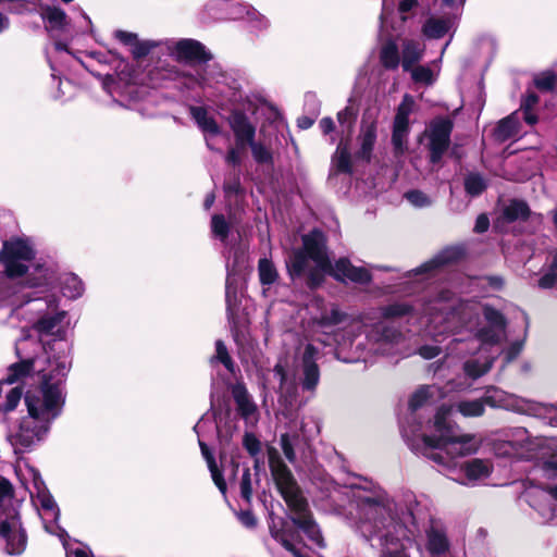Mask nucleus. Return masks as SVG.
Here are the masks:
<instances>
[{
	"label": "nucleus",
	"mask_w": 557,
	"mask_h": 557,
	"mask_svg": "<svg viewBox=\"0 0 557 557\" xmlns=\"http://www.w3.org/2000/svg\"><path fill=\"white\" fill-rule=\"evenodd\" d=\"M422 312L426 318L428 334L434 338L441 335H462L455 337L448 349L462 357L476 355L463 363V371L470 379H478L490 371L498 349H492L506 337L507 322L503 313L492 307L475 301H461L450 292L444 290L428 301Z\"/></svg>",
	"instance_id": "1"
},
{
	"label": "nucleus",
	"mask_w": 557,
	"mask_h": 557,
	"mask_svg": "<svg viewBox=\"0 0 557 557\" xmlns=\"http://www.w3.org/2000/svg\"><path fill=\"white\" fill-rule=\"evenodd\" d=\"M329 497L338 509L349 505L352 527L372 546L380 547V557H410L403 541H410L418 532L419 503L413 493L394 502L380 486L334 484Z\"/></svg>",
	"instance_id": "2"
},
{
	"label": "nucleus",
	"mask_w": 557,
	"mask_h": 557,
	"mask_svg": "<svg viewBox=\"0 0 557 557\" xmlns=\"http://www.w3.org/2000/svg\"><path fill=\"white\" fill-rule=\"evenodd\" d=\"M50 369H39L40 385L25 393L26 413L12 421L8 441L15 453L33 450L48 436L53 421L61 414L65 396L62 382L70 369L69 358H48Z\"/></svg>",
	"instance_id": "3"
},
{
	"label": "nucleus",
	"mask_w": 557,
	"mask_h": 557,
	"mask_svg": "<svg viewBox=\"0 0 557 557\" xmlns=\"http://www.w3.org/2000/svg\"><path fill=\"white\" fill-rule=\"evenodd\" d=\"M485 397L476 399H459L450 406H442L433 417L431 434H423L421 443L414 445L417 455H421L436 465L449 467L451 460L476 451L472 434L461 433L459 426L450 421L454 412L463 418H478L485 412Z\"/></svg>",
	"instance_id": "4"
},
{
	"label": "nucleus",
	"mask_w": 557,
	"mask_h": 557,
	"mask_svg": "<svg viewBox=\"0 0 557 557\" xmlns=\"http://www.w3.org/2000/svg\"><path fill=\"white\" fill-rule=\"evenodd\" d=\"M325 236L321 231L313 230L302 237V249L293 251L286 262L292 278L308 274V286L318 287L325 274L334 276L337 281H350L358 284L371 282V273L362 267H355L346 258H341L333 267L326 253Z\"/></svg>",
	"instance_id": "5"
},
{
	"label": "nucleus",
	"mask_w": 557,
	"mask_h": 557,
	"mask_svg": "<svg viewBox=\"0 0 557 557\" xmlns=\"http://www.w3.org/2000/svg\"><path fill=\"white\" fill-rule=\"evenodd\" d=\"M269 462L276 486L290 508L292 523L301 530L313 545L319 548L325 547L321 531L308 510V504L300 494L290 470L272 453H270Z\"/></svg>",
	"instance_id": "6"
},
{
	"label": "nucleus",
	"mask_w": 557,
	"mask_h": 557,
	"mask_svg": "<svg viewBox=\"0 0 557 557\" xmlns=\"http://www.w3.org/2000/svg\"><path fill=\"white\" fill-rule=\"evenodd\" d=\"M32 481L26 485L30 494L34 506L38 509L39 516L42 520L45 530L61 539L66 557H92L90 550L83 546L81 543L66 541V532L57 524L60 517V510L46 488L44 481L38 472L30 469Z\"/></svg>",
	"instance_id": "7"
},
{
	"label": "nucleus",
	"mask_w": 557,
	"mask_h": 557,
	"mask_svg": "<svg viewBox=\"0 0 557 557\" xmlns=\"http://www.w3.org/2000/svg\"><path fill=\"white\" fill-rule=\"evenodd\" d=\"M20 503L13 496L12 484L0 476V536L9 555H21L27 544V535L20 518Z\"/></svg>",
	"instance_id": "8"
},
{
	"label": "nucleus",
	"mask_w": 557,
	"mask_h": 557,
	"mask_svg": "<svg viewBox=\"0 0 557 557\" xmlns=\"http://www.w3.org/2000/svg\"><path fill=\"white\" fill-rule=\"evenodd\" d=\"M444 391L435 385H424L418 388L410 398L409 408L410 413L406 417L405 421L401 423V433L406 442L412 451L417 454V450L413 447L414 445H419L421 443V437L423 434H431L433 430L430 428V424L433 422L429 420L425 424L420 421V417L418 411L425 406H430L435 404L436 401L444 398Z\"/></svg>",
	"instance_id": "9"
},
{
	"label": "nucleus",
	"mask_w": 557,
	"mask_h": 557,
	"mask_svg": "<svg viewBox=\"0 0 557 557\" xmlns=\"http://www.w3.org/2000/svg\"><path fill=\"white\" fill-rule=\"evenodd\" d=\"M311 308L320 311L318 315L312 317V326L315 339L325 346L336 345V352L339 356L347 347L352 346L356 338H346L343 334L334 332V329L346 321L347 314L339 310L335 305L329 309L325 308L322 299H314Z\"/></svg>",
	"instance_id": "10"
},
{
	"label": "nucleus",
	"mask_w": 557,
	"mask_h": 557,
	"mask_svg": "<svg viewBox=\"0 0 557 557\" xmlns=\"http://www.w3.org/2000/svg\"><path fill=\"white\" fill-rule=\"evenodd\" d=\"M486 405L493 408H500L518 413L534 416L543 419H549V424L557 426V409L552 405L535 403L509 394L496 387H490L485 394Z\"/></svg>",
	"instance_id": "11"
},
{
	"label": "nucleus",
	"mask_w": 557,
	"mask_h": 557,
	"mask_svg": "<svg viewBox=\"0 0 557 557\" xmlns=\"http://www.w3.org/2000/svg\"><path fill=\"white\" fill-rule=\"evenodd\" d=\"M26 298L17 314L29 312L34 317L28 319L32 329L40 336L51 335L65 317L64 311L55 312L57 304L53 297L23 295Z\"/></svg>",
	"instance_id": "12"
},
{
	"label": "nucleus",
	"mask_w": 557,
	"mask_h": 557,
	"mask_svg": "<svg viewBox=\"0 0 557 557\" xmlns=\"http://www.w3.org/2000/svg\"><path fill=\"white\" fill-rule=\"evenodd\" d=\"M38 360L26 358L21 362L14 363L9 368L8 377L0 382V418H5L11 412L15 411L22 399L25 397V393L22 386L13 385L14 382L29 374L36 369ZM50 364L48 363V368Z\"/></svg>",
	"instance_id": "13"
},
{
	"label": "nucleus",
	"mask_w": 557,
	"mask_h": 557,
	"mask_svg": "<svg viewBox=\"0 0 557 557\" xmlns=\"http://www.w3.org/2000/svg\"><path fill=\"white\" fill-rule=\"evenodd\" d=\"M542 471L547 479L557 476V456L542 462ZM528 502L546 522L557 519V483L547 484L542 488L528 491Z\"/></svg>",
	"instance_id": "14"
},
{
	"label": "nucleus",
	"mask_w": 557,
	"mask_h": 557,
	"mask_svg": "<svg viewBox=\"0 0 557 557\" xmlns=\"http://www.w3.org/2000/svg\"><path fill=\"white\" fill-rule=\"evenodd\" d=\"M35 257V251L28 240L16 238L4 242L0 251V261L9 277H20L27 270V262Z\"/></svg>",
	"instance_id": "15"
},
{
	"label": "nucleus",
	"mask_w": 557,
	"mask_h": 557,
	"mask_svg": "<svg viewBox=\"0 0 557 557\" xmlns=\"http://www.w3.org/2000/svg\"><path fill=\"white\" fill-rule=\"evenodd\" d=\"M162 49L174 60L184 63H203L212 58L200 41L190 38L164 39Z\"/></svg>",
	"instance_id": "16"
},
{
	"label": "nucleus",
	"mask_w": 557,
	"mask_h": 557,
	"mask_svg": "<svg viewBox=\"0 0 557 557\" xmlns=\"http://www.w3.org/2000/svg\"><path fill=\"white\" fill-rule=\"evenodd\" d=\"M453 121L448 117L434 119L428 129V148L430 150V160L433 164L441 161L450 144V134L453 131Z\"/></svg>",
	"instance_id": "17"
},
{
	"label": "nucleus",
	"mask_w": 557,
	"mask_h": 557,
	"mask_svg": "<svg viewBox=\"0 0 557 557\" xmlns=\"http://www.w3.org/2000/svg\"><path fill=\"white\" fill-rule=\"evenodd\" d=\"M377 137L376 115L366 112L361 120L360 132L357 137L358 150L356 157L358 159L370 161L374 145Z\"/></svg>",
	"instance_id": "18"
},
{
	"label": "nucleus",
	"mask_w": 557,
	"mask_h": 557,
	"mask_svg": "<svg viewBox=\"0 0 557 557\" xmlns=\"http://www.w3.org/2000/svg\"><path fill=\"white\" fill-rule=\"evenodd\" d=\"M400 336V332L396 329L385 322H379L367 335L368 350L373 354H389V345L397 343Z\"/></svg>",
	"instance_id": "19"
},
{
	"label": "nucleus",
	"mask_w": 557,
	"mask_h": 557,
	"mask_svg": "<svg viewBox=\"0 0 557 557\" xmlns=\"http://www.w3.org/2000/svg\"><path fill=\"white\" fill-rule=\"evenodd\" d=\"M57 280V268L53 263H37L25 284L29 288L37 289L35 294L45 295L54 287Z\"/></svg>",
	"instance_id": "20"
},
{
	"label": "nucleus",
	"mask_w": 557,
	"mask_h": 557,
	"mask_svg": "<svg viewBox=\"0 0 557 557\" xmlns=\"http://www.w3.org/2000/svg\"><path fill=\"white\" fill-rule=\"evenodd\" d=\"M319 351L312 345L308 344L305 347L301 357V386L304 391L313 392L320 381V370L317 364Z\"/></svg>",
	"instance_id": "21"
},
{
	"label": "nucleus",
	"mask_w": 557,
	"mask_h": 557,
	"mask_svg": "<svg viewBox=\"0 0 557 557\" xmlns=\"http://www.w3.org/2000/svg\"><path fill=\"white\" fill-rule=\"evenodd\" d=\"M232 395L235 400L237 411L245 420L246 424L255 425L259 420L258 407L247 388L243 384H235L232 387Z\"/></svg>",
	"instance_id": "22"
},
{
	"label": "nucleus",
	"mask_w": 557,
	"mask_h": 557,
	"mask_svg": "<svg viewBox=\"0 0 557 557\" xmlns=\"http://www.w3.org/2000/svg\"><path fill=\"white\" fill-rule=\"evenodd\" d=\"M228 124L234 133L236 146L245 147L255 139L256 126L243 112L233 111L228 116Z\"/></svg>",
	"instance_id": "23"
},
{
	"label": "nucleus",
	"mask_w": 557,
	"mask_h": 557,
	"mask_svg": "<svg viewBox=\"0 0 557 557\" xmlns=\"http://www.w3.org/2000/svg\"><path fill=\"white\" fill-rule=\"evenodd\" d=\"M461 471L465 473V479L455 480L465 485H474L491 475L493 466L488 460L475 458L462 463Z\"/></svg>",
	"instance_id": "24"
},
{
	"label": "nucleus",
	"mask_w": 557,
	"mask_h": 557,
	"mask_svg": "<svg viewBox=\"0 0 557 557\" xmlns=\"http://www.w3.org/2000/svg\"><path fill=\"white\" fill-rule=\"evenodd\" d=\"M425 547L431 557H448L449 541L441 525L433 523L426 530Z\"/></svg>",
	"instance_id": "25"
},
{
	"label": "nucleus",
	"mask_w": 557,
	"mask_h": 557,
	"mask_svg": "<svg viewBox=\"0 0 557 557\" xmlns=\"http://www.w3.org/2000/svg\"><path fill=\"white\" fill-rule=\"evenodd\" d=\"M455 26V18L450 15L428 17L422 25V34L429 39L444 37Z\"/></svg>",
	"instance_id": "26"
},
{
	"label": "nucleus",
	"mask_w": 557,
	"mask_h": 557,
	"mask_svg": "<svg viewBox=\"0 0 557 557\" xmlns=\"http://www.w3.org/2000/svg\"><path fill=\"white\" fill-rule=\"evenodd\" d=\"M189 111L198 127L205 134L207 146L210 149H213L209 141V136H216L221 134V128L218 125L216 121L202 107H190Z\"/></svg>",
	"instance_id": "27"
},
{
	"label": "nucleus",
	"mask_w": 557,
	"mask_h": 557,
	"mask_svg": "<svg viewBox=\"0 0 557 557\" xmlns=\"http://www.w3.org/2000/svg\"><path fill=\"white\" fill-rule=\"evenodd\" d=\"M459 256V250L456 248H449L444 251H442L440 255H437L435 258L422 263L420 267L416 268L414 270L407 273V276L413 275H420L424 273H431L438 267L451 262L456 260Z\"/></svg>",
	"instance_id": "28"
},
{
	"label": "nucleus",
	"mask_w": 557,
	"mask_h": 557,
	"mask_svg": "<svg viewBox=\"0 0 557 557\" xmlns=\"http://www.w3.org/2000/svg\"><path fill=\"white\" fill-rule=\"evenodd\" d=\"M424 45L413 39H405L403 41V59L401 66L405 71H410L418 63L424 53Z\"/></svg>",
	"instance_id": "29"
},
{
	"label": "nucleus",
	"mask_w": 557,
	"mask_h": 557,
	"mask_svg": "<svg viewBox=\"0 0 557 557\" xmlns=\"http://www.w3.org/2000/svg\"><path fill=\"white\" fill-rule=\"evenodd\" d=\"M517 440L516 441H509L507 445L509 446L510 450H506L505 453L508 455L517 456L520 458H534L536 457L535 454L531 453V445L532 443L528 440L527 431L523 429H519L516 432Z\"/></svg>",
	"instance_id": "30"
},
{
	"label": "nucleus",
	"mask_w": 557,
	"mask_h": 557,
	"mask_svg": "<svg viewBox=\"0 0 557 557\" xmlns=\"http://www.w3.org/2000/svg\"><path fill=\"white\" fill-rule=\"evenodd\" d=\"M519 112H515L509 116L503 119L494 131V136L499 141H506L519 132Z\"/></svg>",
	"instance_id": "31"
},
{
	"label": "nucleus",
	"mask_w": 557,
	"mask_h": 557,
	"mask_svg": "<svg viewBox=\"0 0 557 557\" xmlns=\"http://www.w3.org/2000/svg\"><path fill=\"white\" fill-rule=\"evenodd\" d=\"M60 286L63 296L69 299H77L79 298L84 290L85 286L82 280L74 273H65L59 277Z\"/></svg>",
	"instance_id": "32"
},
{
	"label": "nucleus",
	"mask_w": 557,
	"mask_h": 557,
	"mask_svg": "<svg viewBox=\"0 0 557 557\" xmlns=\"http://www.w3.org/2000/svg\"><path fill=\"white\" fill-rule=\"evenodd\" d=\"M332 169L338 173H351V156L348 141L341 140L332 157Z\"/></svg>",
	"instance_id": "33"
},
{
	"label": "nucleus",
	"mask_w": 557,
	"mask_h": 557,
	"mask_svg": "<svg viewBox=\"0 0 557 557\" xmlns=\"http://www.w3.org/2000/svg\"><path fill=\"white\" fill-rule=\"evenodd\" d=\"M199 446H200L201 454H202L203 458L207 461V465H208V468L210 470V473H211V476H212V480H213L214 484L220 490V492L223 495H225V493H226V483H225V481L223 479V475H222L221 471L218 469V466L215 463L213 455L211 454V451H210L209 447L207 446V444L205 442L200 441V440H199Z\"/></svg>",
	"instance_id": "34"
},
{
	"label": "nucleus",
	"mask_w": 557,
	"mask_h": 557,
	"mask_svg": "<svg viewBox=\"0 0 557 557\" xmlns=\"http://www.w3.org/2000/svg\"><path fill=\"white\" fill-rule=\"evenodd\" d=\"M42 18L48 23V29H62L66 22L65 12L58 7H47L42 10Z\"/></svg>",
	"instance_id": "35"
},
{
	"label": "nucleus",
	"mask_w": 557,
	"mask_h": 557,
	"mask_svg": "<svg viewBox=\"0 0 557 557\" xmlns=\"http://www.w3.org/2000/svg\"><path fill=\"white\" fill-rule=\"evenodd\" d=\"M380 60L386 69H397L399 65V52L397 45L394 41H387L383 45L380 52Z\"/></svg>",
	"instance_id": "36"
},
{
	"label": "nucleus",
	"mask_w": 557,
	"mask_h": 557,
	"mask_svg": "<svg viewBox=\"0 0 557 557\" xmlns=\"http://www.w3.org/2000/svg\"><path fill=\"white\" fill-rule=\"evenodd\" d=\"M413 107V98L409 95H405L403 101L398 106L394 120V126L409 127V115L411 114Z\"/></svg>",
	"instance_id": "37"
},
{
	"label": "nucleus",
	"mask_w": 557,
	"mask_h": 557,
	"mask_svg": "<svg viewBox=\"0 0 557 557\" xmlns=\"http://www.w3.org/2000/svg\"><path fill=\"white\" fill-rule=\"evenodd\" d=\"M413 107V98L409 95H405L403 101L398 106L394 120V126L409 127V115L411 114Z\"/></svg>",
	"instance_id": "38"
},
{
	"label": "nucleus",
	"mask_w": 557,
	"mask_h": 557,
	"mask_svg": "<svg viewBox=\"0 0 557 557\" xmlns=\"http://www.w3.org/2000/svg\"><path fill=\"white\" fill-rule=\"evenodd\" d=\"M258 274L260 283L265 285H272L278 277V273L276 271L273 262L267 258H262L258 263Z\"/></svg>",
	"instance_id": "39"
},
{
	"label": "nucleus",
	"mask_w": 557,
	"mask_h": 557,
	"mask_svg": "<svg viewBox=\"0 0 557 557\" xmlns=\"http://www.w3.org/2000/svg\"><path fill=\"white\" fill-rule=\"evenodd\" d=\"M153 49L164 52L162 49V40H139L138 38L131 48V52L135 59H140L149 54Z\"/></svg>",
	"instance_id": "40"
},
{
	"label": "nucleus",
	"mask_w": 557,
	"mask_h": 557,
	"mask_svg": "<svg viewBox=\"0 0 557 557\" xmlns=\"http://www.w3.org/2000/svg\"><path fill=\"white\" fill-rule=\"evenodd\" d=\"M409 127L393 126L392 144L396 156H401L407 150Z\"/></svg>",
	"instance_id": "41"
},
{
	"label": "nucleus",
	"mask_w": 557,
	"mask_h": 557,
	"mask_svg": "<svg viewBox=\"0 0 557 557\" xmlns=\"http://www.w3.org/2000/svg\"><path fill=\"white\" fill-rule=\"evenodd\" d=\"M413 308L406 302H395L380 308V314L384 319L408 315Z\"/></svg>",
	"instance_id": "42"
},
{
	"label": "nucleus",
	"mask_w": 557,
	"mask_h": 557,
	"mask_svg": "<svg viewBox=\"0 0 557 557\" xmlns=\"http://www.w3.org/2000/svg\"><path fill=\"white\" fill-rule=\"evenodd\" d=\"M529 215V207L520 200H512L505 209L504 216L508 221L524 219Z\"/></svg>",
	"instance_id": "43"
},
{
	"label": "nucleus",
	"mask_w": 557,
	"mask_h": 557,
	"mask_svg": "<svg viewBox=\"0 0 557 557\" xmlns=\"http://www.w3.org/2000/svg\"><path fill=\"white\" fill-rule=\"evenodd\" d=\"M539 102V97L534 92H529L522 100L520 111L523 115L524 121L533 125L536 123V115L532 113L533 108Z\"/></svg>",
	"instance_id": "44"
},
{
	"label": "nucleus",
	"mask_w": 557,
	"mask_h": 557,
	"mask_svg": "<svg viewBox=\"0 0 557 557\" xmlns=\"http://www.w3.org/2000/svg\"><path fill=\"white\" fill-rule=\"evenodd\" d=\"M225 300L227 305V309L231 310L237 305V277L234 273L228 272L226 277V287H225Z\"/></svg>",
	"instance_id": "45"
},
{
	"label": "nucleus",
	"mask_w": 557,
	"mask_h": 557,
	"mask_svg": "<svg viewBox=\"0 0 557 557\" xmlns=\"http://www.w3.org/2000/svg\"><path fill=\"white\" fill-rule=\"evenodd\" d=\"M211 231L220 240L224 242L230 233V225L222 214H214L211 219Z\"/></svg>",
	"instance_id": "46"
},
{
	"label": "nucleus",
	"mask_w": 557,
	"mask_h": 557,
	"mask_svg": "<svg viewBox=\"0 0 557 557\" xmlns=\"http://www.w3.org/2000/svg\"><path fill=\"white\" fill-rule=\"evenodd\" d=\"M215 360L223 363L230 372H234V363L228 355L225 344L221 339L215 342V355L211 358V362H214Z\"/></svg>",
	"instance_id": "47"
},
{
	"label": "nucleus",
	"mask_w": 557,
	"mask_h": 557,
	"mask_svg": "<svg viewBox=\"0 0 557 557\" xmlns=\"http://www.w3.org/2000/svg\"><path fill=\"white\" fill-rule=\"evenodd\" d=\"M248 145L251 148V153L256 162L262 164L272 162V153L264 145L255 141V139Z\"/></svg>",
	"instance_id": "48"
},
{
	"label": "nucleus",
	"mask_w": 557,
	"mask_h": 557,
	"mask_svg": "<svg viewBox=\"0 0 557 557\" xmlns=\"http://www.w3.org/2000/svg\"><path fill=\"white\" fill-rule=\"evenodd\" d=\"M465 187L468 194L478 196L485 189L486 184L479 174H470L465 181Z\"/></svg>",
	"instance_id": "49"
},
{
	"label": "nucleus",
	"mask_w": 557,
	"mask_h": 557,
	"mask_svg": "<svg viewBox=\"0 0 557 557\" xmlns=\"http://www.w3.org/2000/svg\"><path fill=\"white\" fill-rule=\"evenodd\" d=\"M500 345H502V343L498 346L494 347L492 349V351H495V349H498V356L500 354L504 355V360L506 363L513 361L519 356V354L521 352L522 347H523V343L521 341L512 342L505 349H500Z\"/></svg>",
	"instance_id": "50"
},
{
	"label": "nucleus",
	"mask_w": 557,
	"mask_h": 557,
	"mask_svg": "<svg viewBox=\"0 0 557 557\" xmlns=\"http://www.w3.org/2000/svg\"><path fill=\"white\" fill-rule=\"evenodd\" d=\"M535 85L541 90H552L557 85V75L552 71H546L535 78Z\"/></svg>",
	"instance_id": "51"
},
{
	"label": "nucleus",
	"mask_w": 557,
	"mask_h": 557,
	"mask_svg": "<svg viewBox=\"0 0 557 557\" xmlns=\"http://www.w3.org/2000/svg\"><path fill=\"white\" fill-rule=\"evenodd\" d=\"M409 72H411V77L417 83L432 84L434 81L433 72L428 66H412Z\"/></svg>",
	"instance_id": "52"
},
{
	"label": "nucleus",
	"mask_w": 557,
	"mask_h": 557,
	"mask_svg": "<svg viewBox=\"0 0 557 557\" xmlns=\"http://www.w3.org/2000/svg\"><path fill=\"white\" fill-rule=\"evenodd\" d=\"M405 198L417 208L429 207L432 201L431 199L420 190H410L405 194Z\"/></svg>",
	"instance_id": "53"
},
{
	"label": "nucleus",
	"mask_w": 557,
	"mask_h": 557,
	"mask_svg": "<svg viewBox=\"0 0 557 557\" xmlns=\"http://www.w3.org/2000/svg\"><path fill=\"white\" fill-rule=\"evenodd\" d=\"M243 445L252 457H256L261 451V443L252 433L244 435Z\"/></svg>",
	"instance_id": "54"
},
{
	"label": "nucleus",
	"mask_w": 557,
	"mask_h": 557,
	"mask_svg": "<svg viewBox=\"0 0 557 557\" xmlns=\"http://www.w3.org/2000/svg\"><path fill=\"white\" fill-rule=\"evenodd\" d=\"M296 437L290 436L289 434H282L281 436V447L283 449V453L287 460L289 462L295 461V451H294V445H295Z\"/></svg>",
	"instance_id": "55"
},
{
	"label": "nucleus",
	"mask_w": 557,
	"mask_h": 557,
	"mask_svg": "<svg viewBox=\"0 0 557 557\" xmlns=\"http://www.w3.org/2000/svg\"><path fill=\"white\" fill-rule=\"evenodd\" d=\"M225 5H226V3L223 0H213V1L208 2L205 5V11L207 12V16H205L203 20H209V18L220 20V18H223L224 16L221 13H219V10L221 8H223V7H225Z\"/></svg>",
	"instance_id": "56"
},
{
	"label": "nucleus",
	"mask_w": 557,
	"mask_h": 557,
	"mask_svg": "<svg viewBox=\"0 0 557 557\" xmlns=\"http://www.w3.org/2000/svg\"><path fill=\"white\" fill-rule=\"evenodd\" d=\"M240 495L247 502H250L252 496L251 473L248 468L244 470L242 475Z\"/></svg>",
	"instance_id": "57"
},
{
	"label": "nucleus",
	"mask_w": 557,
	"mask_h": 557,
	"mask_svg": "<svg viewBox=\"0 0 557 557\" xmlns=\"http://www.w3.org/2000/svg\"><path fill=\"white\" fill-rule=\"evenodd\" d=\"M247 20L250 22L252 27L259 30L265 29L269 26L267 17L253 9L247 11Z\"/></svg>",
	"instance_id": "58"
},
{
	"label": "nucleus",
	"mask_w": 557,
	"mask_h": 557,
	"mask_svg": "<svg viewBox=\"0 0 557 557\" xmlns=\"http://www.w3.org/2000/svg\"><path fill=\"white\" fill-rule=\"evenodd\" d=\"M442 352L437 345H423L419 348L418 354L424 359H433Z\"/></svg>",
	"instance_id": "59"
},
{
	"label": "nucleus",
	"mask_w": 557,
	"mask_h": 557,
	"mask_svg": "<svg viewBox=\"0 0 557 557\" xmlns=\"http://www.w3.org/2000/svg\"><path fill=\"white\" fill-rule=\"evenodd\" d=\"M301 432L304 438L308 441L319 433V425L314 421H311L310 423L302 422Z\"/></svg>",
	"instance_id": "60"
},
{
	"label": "nucleus",
	"mask_w": 557,
	"mask_h": 557,
	"mask_svg": "<svg viewBox=\"0 0 557 557\" xmlns=\"http://www.w3.org/2000/svg\"><path fill=\"white\" fill-rule=\"evenodd\" d=\"M115 38L119 39L122 44L132 48L136 39L138 38L136 34L125 32V30H116Z\"/></svg>",
	"instance_id": "61"
},
{
	"label": "nucleus",
	"mask_w": 557,
	"mask_h": 557,
	"mask_svg": "<svg viewBox=\"0 0 557 557\" xmlns=\"http://www.w3.org/2000/svg\"><path fill=\"white\" fill-rule=\"evenodd\" d=\"M337 120L339 124L347 125L348 127H351L354 122V112L350 108H345L344 110L339 111L337 113Z\"/></svg>",
	"instance_id": "62"
},
{
	"label": "nucleus",
	"mask_w": 557,
	"mask_h": 557,
	"mask_svg": "<svg viewBox=\"0 0 557 557\" xmlns=\"http://www.w3.org/2000/svg\"><path fill=\"white\" fill-rule=\"evenodd\" d=\"M556 281H557L556 274L553 271H550V272L544 274L540 278L539 286L541 288H550L555 285Z\"/></svg>",
	"instance_id": "63"
},
{
	"label": "nucleus",
	"mask_w": 557,
	"mask_h": 557,
	"mask_svg": "<svg viewBox=\"0 0 557 557\" xmlns=\"http://www.w3.org/2000/svg\"><path fill=\"white\" fill-rule=\"evenodd\" d=\"M237 517L242 524L246 528H253L256 525V518L250 511H242Z\"/></svg>",
	"instance_id": "64"
}]
</instances>
